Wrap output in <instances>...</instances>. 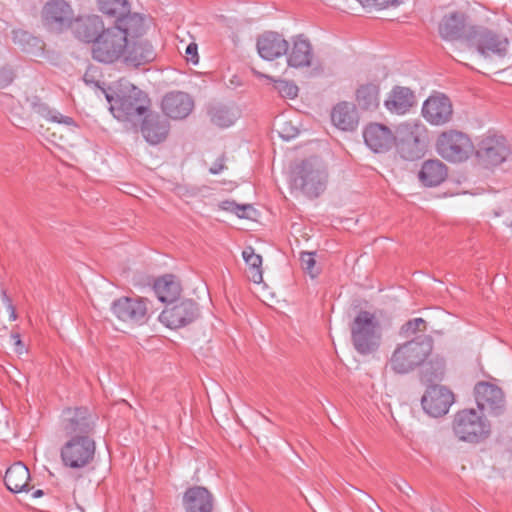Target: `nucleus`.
Here are the masks:
<instances>
[{"mask_svg": "<svg viewBox=\"0 0 512 512\" xmlns=\"http://www.w3.org/2000/svg\"><path fill=\"white\" fill-rule=\"evenodd\" d=\"M206 112L210 122L221 128L233 125L240 115L234 106L220 102L209 103Z\"/></svg>", "mask_w": 512, "mask_h": 512, "instance_id": "nucleus-30", "label": "nucleus"}, {"mask_svg": "<svg viewBox=\"0 0 512 512\" xmlns=\"http://www.w3.org/2000/svg\"><path fill=\"white\" fill-rule=\"evenodd\" d=\"M17 74L13 66H0V89L11 85Z\"/></svg>", "mask_w": 512, "mask_h": 512, "instance_id": "nucleus-45", "label": "nucleus"}, {"mask_svg": "<svg viewBox=\"0 0 512 512\" xmlns=\"http://www.w3.org/2000/svg\"><path fill=\"white\" fill-rule=\"evenodd\" d=\"M26 103L34 113L47 121L66 126H76V122L72 117L65 116L60 112L51 109L48 104L37 95L27 97Z\"/></svg>", "mask_w": 512, "mask_h": 512, "instance_id": "nucleus-29", "label": "nucleus"}, {"mask_svg": "<svg viewBox=\"0 0 512 512\" xmlns=\"http://www.w3.org/2000/svg\"><path fill=\"white\" fill-rule=\"evenodd\" d=\"M256 47L262 59L273 61L287 55L289 42L278 32L265 31L257 37Z\"/></svg>", "mask_w": 512, "mask_h": 512, "instance_id": "nucleus-21", "label": "nucleus"}, {"mask_svg": "<svg viewBox=\"0 0 512 512\" xmlns=\"http://www.w3.org/2000/svg\"><path fill=\"white\" fill-rule=\"evenodd\" d=\"M214 496L204 486H192L185 490L182 504L185 512H213Z\"/></svg>", "mask_w": 512, "mask_h": 512, "instance_id": "nucleus-25", "label": "nucleus"}, {"mask_svg": "<svg viewBox=\"0 0 512 512\" xmlns=\"http://www.w3.org/2000/svg\"><path fill=\"white\" fill-rule=\"evenodd\" d=\"M434 340L430 335H419L397 345L393 351L389 366L395 374H408L423 366L432 355Z\"/></svg>", "mask_w": 512, "mask_h": 512, "instance_id": "nucleus-2", "label": "nucleus"}, {"mask_svg": "<svg viewBox=\"0 0 512 512\" xmlns=\"http://www.w3.org/2000/svg\"><path fill=\"white\" fill-rule=\"evenodd\" d=\"M333 124L343 131H353L358 125V115L353 104L338 103L331 112Z\"/></svg>", "mask_w": 512, "mask_h": 512, "instance_id": "nucleus-32", "label": "nucleus"}, {"mask_svg": "<svg viewBox=\"0 0 512 512\" xmlns=\"http://www.w3.org/2000/svg\"><path fill=\"white\" fill-rule=\"evenodd\" d=\"M301 266L312 278L318 275V270L315 269V254L312 252H302L300 256Z\"/></svg>", "mask_w": 512, "mask_h": 512, "instance_id": "nucleus-44", "label": "nucleus"}, {"mask_svg": "<svg viewBox=\"0 0 512 512\" xmlns=\"http://www.w3.org/2000/svg\"><path fill=\"white\" fill-rule=\"evenodd\" d=\"M363 7L372 8L373 0H357Z\"/></svg>", "mask_w": 512, "mask_h": 512, "instance_id": "nucleus-52", "label": "nucleus"}, {"mask_svg": "<svg viewBox=\"0 0 512 512\" xmlns=\"http://www.w3.org/2000/svg\"><path fill=\"white\" fill-rule=\"evenodd\" d=\"M95 452L93 437L68 438L60 449V459L64 467L81 470L92 463Z\"/></svg>", "mask_w": 512, "mask_h": 512, "instance_id": "nucleus-10", "label": "nucleus"}, {"mask_svg": "<svg viewBox=\"0 0 512 512\" xmlns=\"http://www.w3.org/2000/svg\"><path fill=\"white\" fill-rule=\"evenodd\" d=\"M435 147L442 158L452 163L467 160L474 150L470 137L455 129L441 132L436 139Z\"/></svg>", "mask_w": 512, "mask_h": 512, "instance_id": "nucleus-8", "label": "nucleus"}, {"mask_svg": "<svg viewBox=\"0 0 512 512\" xmlns=\"http://www.w3.org/2000/svg\"><path fill=\"white\" fill-rule=\"evenodd\" d=\"M477 407L487 410L491 415L499 416L504 412L505 399L501 388L489 382H479L474 387Z\"/></svg>", "mask_w": 512, "mask_h": 512, "instance_id": "nucleus-16", "label": "nucleus"}, {"mask_svg": "<svg viewBox=\"0 0 512 512\" xmlns=\"http://www.w3.org/2000/svg\"><path fill=\"white\" fill-rule=\"evenodd\" d=\"M153 288L158 299L169 305L176 302L181 293L180 283L170 274L158 278Z\"/></svg>", "mask_w": 512, "mask_h": 512, "instance_id": "nucleus-33", "label": "nucleus"}, {"mask_svg": "<svg viewBox=\"0 0 512 512\" xmlns=\"http://www.w3.org/2000/svg\"><path fill=\"white\" fill-rule=\"evenodd\" d=\"M146 31V18L142 14L121 17L98 35L97 41L91 46L92 58L102 64H115L123 60L129 48V38L143 37Z\"/></svg>", "mask_w": 512, "mask_h": 512, "instance_id": "nucleus-1", "label": "nucleus"}, {"mask_svg": "<svg viewBox=\"0 0 512 512\" xmlns=\"http://www.w3.org/2000/svg\"><path fill=\"white\" fill-rule=\"evenodd\" d=\"M508 149L504 137L487 136L481 140L477 156L486 166H497L505 161Z\"/></svg>", "mask_w": 512, "mask_h": 512, "instance_id": "nucleus-24", "label": "nucleus"}, {"mask_svg": "<svg viewBox=\"0 0 512 512\" xmlns=\"http://www.w3.org/2000/svg\"><path fill=\"white\" fill-rule=\"evenodd\" d=\"M380 88L378 85L368 83L361 85L356 91V101L363 110H374L379 106Z\"/></svg>", "mask_w": 512, "mask_h": 512, "instance_id": "nucleus-36", "label": "nucleus"}, {"mask_svg": "<svg viewBox=\"0 0 512 512\" xmlns=\"http://www.w3.org/2000/svg\"><path fill=\"white\" fill-rule=\"evenodd\" d=\"M422 116L432 126H444L453 117L452 103L445 94L429 96L422 105Z\"/></svg>", "mask_w": 512, "mask_h": 512, "instance_id": "nucleus-15", "label": "nucleus"}, {"mask_svg": "<svg viewBox=\"0 0 512 512\" xmlns=\"http://www.w3.org/2000/svg\"><path fill=\"white\" fill-rule=\"evenodd\" d=\"M453 402L454 394L441 385L429 386L421 399L424 411L432 417L447 414Z\"/></svg>", "mask_w": 512, "mask_h": 512, "instance_id": "nucleus-18", "label": "nucleus"}, {"mask_svg": "<svg viewBox=\"0 0 512 512\" xmlns=\"http://www.w3.org/2000/svg\"><path fill=\"white\" fill-rule=\"evenodd\" d=\"M1 299L6 308H8L9 306H13L12 299L8 296L7 291L5 289L1 290Z\"/></svg>", "mask_w": 512, "mask_h": 512, "instance_id": "nucleus-50", "label": "nucleus"}, {"mask_svg": "<svg viewBox=\"0 0 512 512\" xmlns=\"http://www.w3.org/2000/svg\"><path fill=\"white\" fill-rule=\"evenodd\" d=\"M6 309H7V311L9 312V319H10L11 321H15V320L17 319V313H16V308H15V306H14V305H13V306H11V307L9 306V307H8V308H6Z\"/></svg>", "mask_w": 512, "mask_h": 512, "instance_id": "nucleus-51", "label": "nucleus"}, {"mask_svg": "<svg viewBox=\"0 0 512 512\" xmlns=\"http://www.w3.org/2000/svg\"><path fill=\"white\" fill-rule=\"evenodd\" d=\"M83 80L87 85L100 89L105 97L106 93H109L105 88L106 84L103 81V73L100 66H88L84 73Z\"/></svg>", "mask_w": 512, "mask_h": 512, "instance_id": "nucleus-41", "label": "nucleus"}, {"mask_svg": "<svg viewBox=\"0 0 512 512\" xmlns=\"http://www.w3.org/2000/svg\"><path fill=\"white\" fill-rule=\"evenodd\" d=\"M117 319L133 326L146 324L154 313L152 303L144 297H120L111 304Z\"/></svg>", "mask_w": 512, "mask_h": 512, "instance_id": "nucleus-9", "label": "nucleus"}, {"mask_svg": "<svg viewBox=\"0 0 512 512\" xmlns=\"http://www.w3.org/2000/svg\"><path fill=\"white\" fill-rule=\"evenodd\" d=\"M326 173L310 161H303L294 171L291 185L309 198L318 197L326 187Z\"/></svg>", "mask_w": 512, "mask_h": 512, "instance_id": "nucleus-12", "label": "nucleus"}, {"mask_svg": "<svg viewBox=\"0 0 512 512\" xmlns=\"http://www.w3.org/2000/svg\"><path fill=\"white\" fill-rule=\"evenodd\" d=\"M242 257L248 267L247 275L249 280L259 284L263 281L262 257L255 253L253 247L248 246L242 251Z\"/></svg>", "mask_w": 512, "mask_h": 512, "instance_id": "nucleus-38", "label": "nucleus"}, {"mask_svg": "<svg viewBox=\"0 0 512 512\" xmlns=\"http://www.w3.org/2000/svg\"><path fill=\"white\" fill-rule=\"evenodd\" d=\"M251 72L258 77H263L269 81H272L274 83L275 90H277L281 97L294 99L298 96L299 89L294 82L282 79H274L268 75L259 73L253 67L251 68Z\"/></svg>", "mask_w": 512, "mask_h": 512, "instance_id": "nucleus-39", "label": "nucleus"}, {"mask_svg": "<svg viewBox=\"0 0 512 512\" xmlns=\"http://www.w3.org/2000/svg\"><path fill=\"white\" fill-rule=\"evenodd\" d=\"M187 63L191 62L192 64H198L199 55H198V46L196 43L192 42L188 44L185 50Z\"/></svg>", "mask_w": 512, "mask_h": 512, "instance_id": "nucleus-46", "label": "nucleus"}, {"mask_svg": "<svg viewBox=\"0 0 512 512\" xmlns=\"http://www.w3.org/2000/svg\"><path fill=\"white\" fill-rule=\"evenodd\" d=\"M510 41L507 36L486 26H472L467 38V47L484 58L503 59L508 55Z\"/></svg>", "mask_w": 512, "mask_h": 512, "instance_id": "nucleus-6", "label": "nucleus"}, {"mask_svg": "<svg viewBox=\"0 0 512 512\" xmlns=\"http://www.w3.org/2000/svg\"><path fill=\"white\" fill-rule=\"evenodd\" d=\"M472 26L468 23V16L464 12L455 11L442 17L438 32L444 40L463 41L467 45L468 34Z\"/></svg>", "mask_w": 512, "mask_h": 512, "instance_id": "nucleus-17", "label": "nucleus"}, {"mask_svg": "<svg viewBox=\"0 0 512 512\" xmlns=\"http://www.w3.org/2000/svg\"><path fill=\"white\" fill-rule=\"evenodd\" d=\"M109 103L108 110L120 122H132L144 116L149 110L150 99L138 87L129 84L119 88L114 93H106Z\"/></svg>", "mask_w": 512, "mask_h": 512, "instance_id": "nucleus-3", "label": "nucleus"}, {"mask_svg": "<svg viewBox=\"0 0 512 512\" xmlns=\"http://www.w3.org/2000/svg\"><path fill=\"white\" fill-rule=\"evenodd\" d=\"M194 101L189 94L173 91L165 94L161 102L163 113L174 120L185 119L193 110Z\"/></svg>", "mask_w": 512, "mask_h": 512, "instance_id": "nucleus-22", "label": "nucleus"}, {"mask_svg": "<svg viewBox=\"0 0 512 512\" xmlns=\"http://www.w3.org/2000/svg\"><path fill=\"white\" fill-rule=\"evenodd\" d=\"M44 494V492L41 490V489H38V490H35L33 493H32V497L33 498H40L42 497Z\"/></svg>", "mask_w": 512, "mask_h": 512, "instance_id": "nucleus-53", "label": "nucleus"}, {"mask_svg": "<svg viewBox=\"0 0 512 512\" xmlns=\"http://www.w3.org/2000/svg\"><path fill=\"white\" fill-rule=\"evenodd\" d=\"M351 341L361 355L376 352L381 342V328L376 316L361 310L350 325Z\"/></svg>", "mask_w": 512, "mask_h": 512, "instance_id": "nucleus-5", "label": "nucleus"}, {"mask_svg": "<svg viewBox=\"0 0 512 512\" xmlns=\"http://www.w3.org/2000/svg\"><path fill=\"white\" fill-rule=\"evenodd\" d=\"M29 480V469L22 462H16L13 465H11L6 470L4 476V483L7 489L13 493L30 491V487L28 484Z\"/></svg>", "mask_w": 512, "mask_h": 512, "instance_id": "nucleus-28", "label": "nucleus"}, {"mask_svg": "<svg viewBox=\"0 0 512 512\" xmlns=\"http://www.w3.org/2000/svg\"><path fill=\"white\" fill-rule=\"evenodd\" d=\"M416 104L414 92L404 86H394L384 101L385 108L392 114L404 115Z\"/></svg>", "mask_w": 512, "mask_h": 512, "instance_id": "nucleus-26", "label": "nucleus"}, {"mask_svg": "<svg viewBox=\"0 0 512 512\" xmlns=\"http://www.w3.org/2000/svg\"><path fill=\"white\" fill-rule=\"evenodd\" d=\"M363 138L373 152L385 153L394 146L395 133L384 124L372 122L365 126Z\"/></svg>", "mask_w": 512, "mask_h": 512, "instance_id": "nucleus-20", "label": "nucleus"}, {"mask_svg": "<svg viewBox=\"0 0 512 512\" xmlns=\"http://www.w3.org/2000/svg\"><path fill=\"white\" fill-rule=\"evenodd\" d=\"M74 11L65 0H50L42 9L43 23L50 29L62 32L70 28Z\"/></svg>", "mask_w": 512, "mask_h": 512, "instance_id": "nucleus-14", "label": "nucleus"}, {"mask_svg": "<svg viewBox=\"0 0 512 512\" xmlns=\"http://www.w3.org/2000/svg\"><path fill=\"white\" fill-rule=\"evenodd\" d=\"M231 83L233 84V83H234V80H231ZM235 84L240 85V82H239V81H237V82H235Z\"/></svg>", "mask_w": 512, "mask_h": 512, "instance_id": "nucleus-55", "label": "nucleus"}, {"mask_svg": "<svg viewBox=\"0 0 512 512\" xmlns=\"http://www.w3.org/2000/svg\"><path fill=\"white\" fill-rule=\"evenodd\" d=\"M97 416L87 407L66 408L61 427L67 438L93 437Z\"/></svg>", "mask_w": 512, "mask_h": 512, "instance_id": "nucleus-11", "label": "nucleus"}, {"mask_svg": "<svg viewBox=\"0 0 512 512\" xmlns=\"http://www.w3.org/2000/svg\"><path fill=\"white\" fill-rule=\"evenodd\" d=\"M476 71L486 76L495 75V81L502 84L512 85V66H507L497 71Z\"/></svg>", "mask_w": 512, "mask_h": 512, "instance_id": "nucleus-43", "label": "nucleus"}, {"mask_svg": "<svg viewBox=\"0 0 512 512\" xmlns=\"http://www.w3.org/2000/svg\"><path fill=\"white\" fill-rule=\"evenodd\" d=\"M12 40L19 48L32 55H39L43 52V41L23 29H15L12 31Z\"/></svg>", "mask_w": 512, "mask_h": 512, "instance_id": "nucleus-35", "label": "nucleus"}, {"mask_svg": "<svg viewBox=\"0 0 512 512\" xmlns=\"http://www.w3.org/2000/svg\"><path fill=\"white\" fill-rule=\"evenodd\" d=\"M312 59L313 50L309 39L303 34L293 36L287 64H311Z\"/></svg>", "mask_w": 512, "mask_h": 512, "instance_id": "nucleus-34", "label": "nucleus"}, {"mask_svg": "<svg viewBox=\"0 0 512 512\" xmlns=\"http://www.w3.org/2000/svg\"><path fill=\"white\" fill-rule=\"evenodd\" d=\"M128 47L123 57L125 64H151L156 60L157 54L153 45L142 37L129 38Z\"/></svg>", "mask_w": 512, "mask_h": 512, "instance_id": "nucleus-27", "label": "nucleus"}, {"mask_svg": "<svg viewBox=\"0 0 512 512\" xmlns=\"http://www.w3.org/2000/svg\"><path fill=\"white\" fill-rule=\"evenodd\" d=\"M140 130L144 139L149 144L157 145L166 140L170 131V123L159 113L146 112Z\"/></svg>", "mask_w": 512, "mask_h": 512, "instance_id": "nucleus-23", "label": "nucleus"}, {"mask_svg": "<svg viewBox=\"0 0 512 512\" xmlns=\"http://www.w3.org/2000/svg\"><path fill=\"white\" fill-rule=\"evenodd\" d=\"M395 2L396 0H373L372 8L384 9Z\"/></svg>", "mask_w": 512, "mask_h": 512, "instance_id": "nucleus-49", "label": "nucleus"}, {"mask_svg": "<svg viewBox=\"0 0 512 512\" xmlns=\"http://www.w3.org/2000/svg\"><path fill=\"white\" fill-rule=\"evenodd\" d=\"M70 28L75 38L92 46L106 27L101 16L89 14L74 18Z\"/></svg>", "mask_w": 512, "mask_h": 512, "instance_id": "nucleus-19", "label": "nucleus"}, {"mask_svg": "<svg viewBox=\"0 0 512 512\" xmlns=\"http://www.w3.org/2000/svg\"><path fill=\"white\" fill-rule=\"evenodd\" d=\"M452 431L459 441L478 444L491 433L490 422L474 409L458 411L452 421Z\"/></svg>", "mask_w": 512, "mask_h": 512, "instance_id": "nucleus-7", "label": "nucleus"}, {"mask_svg": "<svg viewBox=\"0 0 512 512\" xmlns=\"http://www.w3.org/2000/svg\"><path fill=\"white\" fill-rule=\"evenodd\" d=\"M427 329L426 321L423 318H413L405 322L399 330L402 337L409 338L416 335L418 332H425Z\"/></svg>", "mask_w": 512, "mask_h": 512, "instance_id": "nucleus-42", "label": "nucleus"}, {"mask_svg": "<svg viewBox=\"0 0 512 512\" xmlns=\"http://www.w3.org/2000/svg\"><path fill=\"white\" fill-rule=\"evenodd\" d=\"M418 177L426 187L438 186L447 177V166L438 159L426 160L422 164Z\"/></svg>", "mask_w": 512, "mask_h": 512, "instance_id": "nucleus-31", "label": "nucleus"}, {"mask_svg": "<svg viewBox=\"0 0 512 512\" xmlns=\"http://www.w3.org/2000/svg\"><path fill=\"white\" fill-rule=\"evenodd\" d=\"M423 366L425 367L423 370L424 377L427 379V381H433L443 377L446 361L444 357L440 355H435L432 357L429 356Z\"/></svg>", "mask_w": 512, "mask_h": 512, "instance_id": "nucleus-40", "label": "nucleus"}, {"mask_svg": "<svg viewBox=\"0 0 512 512\" xmlns=\"http://www.w3.org/2000/svg\"><path fill=\"white\" fill-rule=\"evenodd\" d=\"M238 209H240V210H245V209H246V206H238Z\"/></svg>", "mask_w": 512, "mask_h": 512, "instance_id": "nucleus-54", "label": "nucleus"}, {"mask_svg": "<svg viewBox=\"0 0 512 512\" xmlns=\"http://www.w3.org/2000/svg\"><path fill=\"white\" fill-rule=\"evenodd\" d=\"M394 146L401 159L419 160L428 150L429 131L420 121H405L396 127Z\"/></svg>", "mask_w": 512, "mask_h": 512, "instance_id": "nucleus-4", "label": "nucleus"}, {"mask_svg": "<svg viewBox=\"0 0 512 512\" xmlns=\"http://www.w3.org/2000/svg\"><path fill=\"white\" fill-rule=\"evenodd\" d=\"M225 162H226V156H225V154H221L216 159L214 164L209 168V172L214 175L221 173L223 170H225L227 168V166L225 165Z\"/></svg>", "mask_w": 512, "mask_h": 512, "instance_id": "nucleus-47", "label": "nucleus"}, {"mask_svg": "<svg viewBox=\"0 0 512 512\" xmlns=\"http://www.w3.org/2000/svg\"><path fill=\"white\" fill-rule=\"evenodd\" d=\"M11 339L14 341L15 351L18 354H22L23 352L26 351V348H25L24 344L21 341V337H20L19 333H12L11 334Z\"/></svg>", "mask_w": 512, "mask_h": 512, "instance_id": "nucleus-48", "label": "nucleus"}, {"mask_svg": "<svg viewBox=\"0 0 512 512\" xmlns=\"http://www.w3.org/2000/svg\"><path fill=\"white\" fill-rule=\"evenodd\" d=\"M97 5L101 13L115 20L135 13L130 11L128 0H97Z\"/></svg>", "mask_w": 512, "mask_h": 512, "instance_id": "nucleus-37", "label": "nucleus"}, {"mask_svg": "<svg viewBox=\"0 0 512 512\" xmlns=\"http://www.w3.org/2000/svg\"><path fill=\"white\" fill-rule=\"evenodd\" d=\"M199 315L197 303L191 299H183L168 305L160 313L159 321L166 327L177 329L191 324Z\"/></svg>", "mask_w": 512, "mask_h": 512, "instance_id": "nucleus-13", "label": "nucleus"}]
</instances>
